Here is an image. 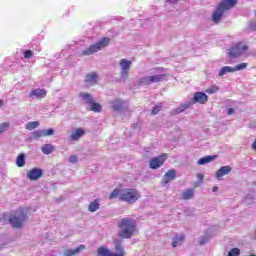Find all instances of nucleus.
I'll return each mask as SVG.
<instances>
[{
	"instance_id": "nucleus-1",
	"label": "nucleus",
	"mask_w": 256,
	"mask_h": 256,
	"mask_svg": "<svg viewBox=\"0 0 256 256\" xmlns=\"http://www.w3.org/2000/svg\"><path fill=\"white\" fill-rule=\"evenodd\" d=\"M118 237L131 239L137 233V221L133 218L125 217L118 222Z\"/></svg>"
},
{
	"instance_id": "nucleus-2",
	"label": "nucleus",
	"mask_w": 256,
	"mask_h": 256,
	"mask_svg": "<svg viewBox=\"0 0 256 256\" xmlns=\"http://www.w3.org/2000/svg\"><path fill=\"white\" fill-rule=\"evenodd\" d=\"M238 0H221L214 12L212 13L213 23H221L223 15L226 11L233 9L237 5Z\"/></svg>"
},
{
	"instance_id": "nucleus-3",
	"label": "nucleus",
	"mask_w": 256,
	"mask_h": 256,
	"mask_svg": "<svg viewBox=\"0 0 256 256\" xmlns=\"http://www.w3.org/2000/svg\"><path fill=\"white\" fill-rule=\"evenodd\" d=\"M29 218V211L25 209H18L14 214L10 215L9 221L15 229H21L23 222Z\"/></svg>"
},
{
	"instance_id": "nucleus-4",
	"label": "nucleus",
	"mask_w": 256,
	"mask_h": 256,
	"mask_svg": "<svg viewBox=\"0 0 256 256\" xmlns=\"http://www.w3.org/2000/svg\"><path fill=\"white\" fill-rule=\"evenodd\" d=\"M109 43H111V38L104 37L95 44H92L90 47L83 50L82 55L87 57H89V55H94V53H98V51H101V49H105V47H108Z\"/></svg>"
},
{
	"instance_id": "nucleus-5",
	"label": "nucleus",
	"mask_w": 256,
	"mask_h": 256,
	"mask_svg": "<svg viewBox=\"0 0 256 256\" xmlns=\"http://www.w3.org/2000/svg\"><path fill=\"white\" fill-rule=\"evenodd\" d=\"M141 198V194L137 189L127 188L122 189L120 194V201H124L125 203H136Z\"/></svg>"
},
{
	"instance_id": "nucleus-6",
	"label": "nucleus",
	"mask_w": 256,
	"mask_h": 256,
	"mask_svg": "<svg viewBox=\"0 0 256 256\" xmlns=\"http://www.w3.org/2000/svg\"><path fill=\"white\" fill-rule=\"evenodd\" d=\"M114 247L117 253L111 252V250L103 246L98 248L97 253L99 256H125V249L123 248V245L121 244V242L116 241L114 244Z\"/></svg>"
},
{
	"instance_id": "nucleus-7",
	"label": "nucleus",
	"mask_w": 256,
	"mask_h": 256,
	"mask_svg": "<svg viewBox=\"0 0 256 256\" xmlns=\"http://www.w3.org/2000/svg\"><path fill=\"white\" fill-rule=\"evenodd\" d=\"M167 79V74H156L139 78V85H152V83H161Z\"/></svg>"
},
{
	"instance_id": "nucleus-8",
	"label": "nucleus",
	"mask_w": 256,
	"mask_h": 256,
	"mask_svg": "<svg viewBox=\"0 0 256 256\" xmlns=\"http://www.w3.org/2000/svg\"><path fill=\"white\" fill-rule=\"evenodd\" d=\"M247 49H248L247 45L240 42L232 46L228 50L229 57H232L233 59H237V57H241V55H243L245 51H247Z\"/></svg>"
},
{
	"instance_id": "nucleus-9",
	"label": "nucleus",
	"mask_w": 256,
	"mask_h": 256,
	"mask_svg": "<svg viewBox=\"0 0 256 256\" xmlns=\"http://www.w3.org/2000/svg\"><path fill=\"white\" fill-rule=\"evenodd\" d=\"M133 64V62H131L130 60L127 59H121L119 62V66L121 68V78L122 79H127V77H129V69H131V65Z\"/></svg>"
},
{
	"instance_id": "nucleus-10",
	"label": "nucleus",
	"mask_w": 256,
	"mask_h": 256,
	"mask_svg": "<svg viewBox=\"0 0 256 256\" xmlns=\"http://www.w3.org/2000/svg\"><path fill=\"white\" fill-rule=\"evenodd\" d=\"M167 160V154H162L158 157H154L150 160V169H159L163 163Z\"/></svg>"
},
{
	"instance_id": "nucleus-11",
	"label": "nucleus",
	"mask_w": 256,
	"mask_h": 256,
	"mask_svg": "<svg viewBox=\"0 0 256 256\" xmlns=\"http://www.w3.org/2000/svg\"><path fill=\"white\" fill-rule=\"evenodd\" d=\"M26 177L30 181H37V179L43 177V170H41V168H33L27 172Z\"/></svg>"
},
{
	"instance_id": "nucleus-12",
	"label": "nucleus",
	"mask_w": 256,
	"mask_h": 256,
	"mask_svg": "<svg viewBox=\"0 0 256 256\" xmlns=\"http://www.w3.org/2000/svg\"><path fill=\"white\" fill-rule=\"evenodd\" d=\"M209 99V96L205 92H196L192 98V103H199L200 105H205Z\"/></svg>"
},
{
	"instance_id": "nucleus-13",
	"label": "nucleus",
	"mask_w": 256,
	"mask_h": 256,
	"mask_svg": "<svg viewBox=\"0 0 256 256\" xmlns=\"http://www.w3.org/2000/svg\"><path fill=\"white\" fill-rule=\"evenodd\" d=\"M177 177V172L174 169L168 170L163 176L162 185L166 187L171 181Z\"/></svg>"
},
{
	"instance_id": "nucleus-14",
	"label": "nucleus",
	"mask_w": 256,
	"mask_h": 256,
	"mask_svg": "<svg viewBox=\"0 0 256 256\" xmlns=\"http://www.w3.org/2000/svg\"><path fill=\"white\" fill-rule=\"evenodd\" d=\"M29 97H36V99H44V97H47V90L41 88L34 89L30 92Z\"/></svg>"
},
{
	"instance_id": "nucleus-15",
	"label": "nucleus",
	"mask_w": 256,
	"mask_h": 256,
	"mask_svg": "<svg viewBox=\"0 0 256 256\" xmlns=\"http://www.w3.org/2000/svg\"><path fill=\"white\" fill-rule=\"evenodd\" d=\"M231 166H222L219 170L216 171L215 177L218 180H221V177H225V175H229L231 173Z\"/></svg>"
},
{
	"instance_id": "nucleus-16",
	"label": "nucleus",
	"mask_w": 256,
	"mask_h": 256,
	"mask_svg": "<svg viewBox=\"0 0 256 256\" xmlns=\"http://www.w3.org/2000/svg\"><path fill=\"white\" fill-rule=\"evenodd\" d=\"M85 249V245L81 244L79 245L76 249L72 250V249H66L63 252L64 256H75V255H79L81 253V251H83Z\"/></svg>"
},
{
	"instance_id": "nucleus-17",
	"label": "nucleus",
	"mask_w": 256,
	"mask_h": 256,
	"mask_svg": "<svg viewBox=\"0 0 256 256\" xmlns=\"http://www.w3.org/2000/svg\"><path fill=\"white\" fill-rule=\"evenodd\" d=\"M110 105L114 111H122V109H125V102L121 99L111 101Z\"/></svg>"
},
{
	"instance_id": "nucleus-18",
	"label": "nucleus",
	"mask_w": 256,
	"mask_h": 256,
	"mask_svg": "<svg viewBox=\"0 0 256 256\" xmlns=\"http://www.w3.org/2000/svg\"><path fill=\"white\" fill-rule=\"evenodd\" d=\"M191 105V102L181 104L178 108L171 110V115H179L180 113L187 111V109H189Z\"/></svg>"
},
{
	"instance_id": "nucleus-19",
	"label": "nucleus",
	"mask_w": 256,
	"mask_h": 256,
	"mask_svg": "<svg viewBox=\"0 0 256 256\" xmlns=\"http://www.w3.org/2000/svg\"><path fill=\"white\" fill-rule=\"evenodd\" d=\"M83 135H85V130H83L82 128H77L74 132H72V134L70 135V139L72 141H79V139L81 137H83Z\"/></svg>"
},
{
	"instance_id": "nucleus-20",
	"label": "nucleus",
	"mask_w": 256,
	"mask_h": 256,
	"mask_svg": "<svg viewBox=\"0 0 256 256\" xmlns=\"http://www.w3.org/2000/svg\"><path fill=\"white\" fill-rule=\"evenodd\" d=\"M79 97H80L81 99H83L84 102H85L87 105H92V103L95 101V100L93 99V95H91V94H89V93H87V92H80V93H79Z\"/></svg>"
},
{
	"instance_id": "nucleus-21",
	"label": "nucleus",
	"mask_w": 256,
	"mask_h": 256,
	"mask_svg": "<svg viewBox=\"0 0 256 256\" xmlns=\"http://www.w3.org/2000/svg\"><path fill=\"white\" fill-rule=\"evenodd\" d=\"M85 83L88 85H95L97 84V74L96 72L90 73L86 75Z\"/></svg>"
},
{
	"instance_id": "nucleus-22",
	"label": "nucleus",
	"mask_w": 256,
	"mask_h": 256,
	"mask_svg": "<svg viewBox=\"0 0 256 256\" xmlns=\"http://www.w3.org/2000/svg\"><path fill=\"white\" fill-rule=\"evenodd\" d=\"M215 159H217V155H209V156H205L202 157L198 160V165H207V163H211L212 161H215Z\"/></svg>"
},
{
	"instance_id": "nucleus-23",
	"label": "nucleus",
	"mask_w": 256,
	"mask_h": 256,
	"mask_svg": "<svg viewBox=\"0 0 256 256\" xmlns=\"http://www.w3.org/2000/svg\"><path fill=\"white\" fill-rule=\"evenodd\" d=\"M183 241H185V235L176 234L172 241V247H179Z\"/></svg>"
},
{
	"instance_id": "nucleus-24",
	"label": "nucleus",
	"mask_w": 256,
	"mask_h": 256,
	"mask_svg": "<svg viewBox=\"0 0 256 256\" xmlns=\"http://www.w3.org/2000/svg\"><path fill=\"white\" fill-rule=\"evenodd\" d=\"M227 73H235L233 67L231 66H224L220 69L218 75L219 77H223V75H227Z\"/></svg>"
},
{
	"instance_id": "nucleus-25",
	"label": "nucleus",
	"mask_w": 256,
	"mask_h": 256,
	"mask_svg": "<svg viewBox=\"0 0 256 256\" xmlns=\"http://www.w3.org/2000/svg\"><path fill=\"white\" fill-rule=\"evenodd\" d=\"M53 151H55V147L51 144H45L42 146V153H44V155H51Z\"/></svg>"
},
{
	"instance_id": "nucleus-26",
	"label": "nucleus",
	"mask_w": 256,
	"mask_h": 256,
	"mask_svg": "<svg viewBox=\"0 0 256 256\" xmlns=\"http://www.w3.org/2000/svg\"><path fill=\"white\" fill-rule=\"evenodd\" d=\"M99 207H100L99 201L94 200L89 204L88 211H90V213H95V211H99Z\"/></svg>"
},
{
	"instance_id": "nucleus-27",
	"label": "nucleus",
	"mask_w": 256,
	"mask_h": 256,
	"mask_svg": "<svg viewBox=\"0 0 256 256\" xmlns=\"http://www.w3.org/2000/svg\"><path fill=\"white\" fill-rule=\"evenodd\" d=\"M121 189L119 188H115L109 195V199L113 200V199H117V197L119 198V200L121 201Z\"/></svg>"
},
{
	"instance_id": "nucleus-28",
	"label": "nucleus",
	"mask_w": 256,
	"mask_h": 256,
	"mask_svg": "<svg viewBox=\"0 0 256 256\" xmlns=\"http://www.w3.org/2000/svg\"><path fill=\"white\" fill-rule=\"evenodd\" d=\"M17 167H25V154H20L16 158Z\"/></svg>"
},
{
	"instance_id": "nucleus-29",
	"label": "nucleus",
	"mask_w": 256,
	"mask_h": 256,
	"mask_svg": "<svg viewBox=\"0 0 256 256\" xmlns=\"http://www.w3.org/2000/svg\"><path fill=\"white\" fill-rule=\"evenodd\" d=\"M193 194V190L188 189L182 193V199H184L185 201H189V199H193Z\"/></svg>"
},
{
	"instance_id": "nucleus-30",
	"label": "nucleus",
	"mask_w": 256,
	"mask_h": 256,
	"mask_svg": "<svg viewBox=\"0 0 256 256\" xmlns=\"http://www.w3.org/2000/svg\"><path fill=\"white\" fill-rule=\"evenodd\" d=\"M90 106H91V111H93L94 113H101V111L103 110V108L101 107V104L95 103V101L92 102Z\"/></svg>"
},
{
	"instance_id": "nucleus-31",
	"label": "nucleus",
	"mask_w": 256,
	"mask_h": 256,
	"mask_svg": "<svg viewBox=\"0 0 256 256\" xmlns=\"http://www.w3.org/2000/svg\"><path fill=\"white\" fill-rule=\"evenodd\" d=\"M41 137H45L43 130H35L31 133V139H39Z\"/></svg>"
},
{
	"instance_id": "nucleus-32",
	"label": "nucleus",
	"mask_w": 256,
	"mask_h": 256,
	"mask_svg": "<svg viewBox=\"0 0 256 256\" xmlns=\"http://www.w3.org/2000/svg\"><path fill=\"white\" fill-rule=\"evenodd\" d=\"M37 127H39V122L34 121L26 123L25 129H27L28 131H33V129H37Z\"/></svg>"
},
{
	"instance_id": "nucleus-33",
	"label": "nucleus",
	"mask_w": 256,
	"mask_h": 256,
	"mask_svg": "<svg viewBox=\"0 0 256 256\" xmlns=\"http://www.w3.org/2000/svg\"><path fill=\"white\" fill-rule=\"evenodd\" d=\"M217 91H219V86L216 85H212L211 87L206 89V93H208L209 95H213V93H217Z\"/></svg>"
},
{
	"instance_id": "nucleus-34",
	"label": "nucleus",
	"mask_w": 256,
	"mask_h": 256,
	"mask_svg": "<svg viewBox=\"0 0 256 256\" xmlns=\"http://www.w3.org/2000/svg\"><path fill=\"white\" fill-rule=\"evenodd\" d=\"M247 63H240L238 65H236L233 69H234V73L235 71H243V69H247Z\"/></svg>"
},
{
	"instance_id": "nucleus-35",
	"label": "nucleus",
	"mask_w": 256,
	"mask_h": 256,
	"mask_svg": "<svg viewBox=\"0 0 256 256\" xmlns=\"http://www.w3.org/2000/svg\"><path fill=\"white\" fill-rule=\"evenodd\" d=\"M241 255V250L239 248H233L228 252V256H239Z\"/></svg>"
},
{
	"instance_id": "nucleus-36",
	"label": "nucleus",
	"mask_w": 256,
	"mask_h": 256,
	"mask_svg": "<svg viewBox=\"0 0 256 256\" xmlns=\"http://www.w3.org/2000/svg\"><path fill=\"white\" fill-rule=\"evenodd\" d=\"M9 129V122H3L0 124V134L5 133Z\"/></svg>"
},
{
	"instance_id": "nucleus-37",
	"label": "nucleus",
	"mask_w": 256,
	"mask_h": 256,
	"mask_svg": "<svg viewBox=\"0 0 256 256\" xmlns=\"http://www.w3.org/2000/svg\"><path fill=\"white\" fill-rule=\"evenodd\" d=\"M43 132H44V137H51V135L55 134V130L53 128L43 130Z\"/></svg>"
},
{
	"instance_id": "nucleus-38",
	"label": "nucleus",
	"mask_w": 256,
	"mask_h": 256,
	"mask_svg": "<svg viewBox=\"0 0 256 256\" xmlns=\"http://www.w3.org/2000/svg\"><path fill=\"white\" fill-rule=\"evenodd\" d=\"M161 108H162L161 104L154 106L152 111H151V114L152 115H157V113H159V111H161Z\"/></svg>"
},
{
	"instance_id": "nucleus-39",
	"label": "nucleus",
	"mask_w": 256,
	"mask_h": 256,
	"mask_svg": "<svg viewBox=\"0 0 256 256\" xmlns=\"http://www.w3.org/2000/svg\"><path fill=\"white\" fill-rule=\"evenodd\" d=\"M207 243H209V236H208V235H205V236H203V237L200 239L199 245H205V244H207Z\"/></svg>"
},
{
	"instance_id": "nucleus-40",
	"label": "nucleus",
	"mask_w": 256,
	"mask_h": 256,
	"mask_svg": "<svg viewBox=\"0 0 256 256\" xmlns=\"http://www.w3.org/2000/svg\"><path fill=\"white\" fill-rule=\"evenodd\" d=\"M31 57H33V51L31 50H26L24 52V59H31Z\"/></svg>"
},
{
	"instance_id": "nucleus-41",
	"label": "nucleus",
	"mask_w": 256,
	"mask_h": 256,
	"mask_svg": "<svg viewBox=\"0 0 256 256\" xmlns=\"http://www.w3.org/2000/svg\"><path fill=\"white\" fill-rule=\"evenodd\" d=\"M77 161H78L77 156L71 155V156L69 157V163L75 164V163H77Z\"/></svg>"
},
{
	"instance_id": "nucleus-42",
	"label": "nucleus",
	"mask_w": 256,
	"mask_h": 256,
	"mask_svg": "<svg viewBox=\"0 0 256 256\" xmlns=\"http://www.w3.org/2000/svg\"><path fill=\"white\" fill-rule=\"evenodd\" d=\"M250 29H253V31H256V20L250 23Z\"/></svg>"
},
{
	"instance_id": "nucleus-43",
	"label": "nucleus",
	"mask_w": 256,
	"mask_h": 256,
	"mask_svg": "<svg viewBox=\"0 0 256 256\" xmlns=\"http://www.w3.org/2000/svg\"><path fill=\"white\" fill-rule=\"evenodd\" d=\"M233 113H235V109H233V108L227 109V115H233Z\"/></svg>"
},
{
	"instance_id": "nucleus-44",
	"label": "nucleus",
	"mask_w": 256,
	"mask_h": 256,
	"mask_svg": "<svg viewBox=\"0 0 256 256\" xmlns=\"http://www.w3.org/2000/svg\"><path fill=\"white\" fill-rule=\"evenodd\" d=\"M163 71V68H155L153 73H161Z\"/></svg>"
},
{
	"instance_id": "nucleus-45",
	"label": "nucleus",
	"mask_w": 256,
	"mask_h": 256,
	"mask_svg": "<svg viewBox=\"0 0 256 256\" xmlns=\"http://www.w3.org/2000/svg\"><path fill=\"white\" fill-rule=\"evenodd\" d=\"M197 178H198V181H203L204 176H203V174H198Z\"/></svg>"
},
{
	"instance_id": "nucleus-46",
	"label": "nucleus",
	"mask_w": 256,
	"mask_h": 256,
	"mask_svg": "<svg viewBox=\"0 0 256 256\" xmlns=\"http://www.w3.org/2000/svg\"><path fill=\"white\" fill-rule=\"evenodd\" d=\"M252 149H254V151H256V138H255V140H254V142L252 144Z\"/></svg>"
},
{
	"instance_id": "nucleus-47",
	"label": "nucleus",
	"mask_w": 256,
	"mask_h": 256,
	"mask_svg": "<svg viewBox=\"0 0 256 256\" xmlns=\"http://www.w3.org/2000/svg\"><path fill=\"white\" fill-rule=\"evenodd\" d=\"M213 193H217V191H219V187L215 186L213 189H212Z\"/></svg>"
},
{
	"instance_id": "nucleus-48",
	"label": "nucleus",
	"mask_w": 256,
	"mask_h": 256,
	"mask_svg": "<svg viewBox=\"0 0 256 256\" xmlns=\"http://www.w3.org/2000/svg\"><path fill=\"white\" fill-rule=\"evenodd\" d=\"M246 199H253V196L247 195V196H246Z\"/></svg>"
},
{
	"instance_id": "nucleus-49",
	"label": "nucleus",
	"mask_w": 256,
	"mask_h": 256,
	"mask_svg": "<svg viewBox=\"0 0 256 256\" xmlns=\"http://www.w3.org/2000/svg\"><path fill=\"white\" fill-rule=\"evenodd\" d=\"M170 3L175 4L177 3V0H170Z\"/></svg>"
},
{
	"instance_id": "nucleus-50",
	"label": "nucleus",
	"mask_w": 256,
	"mask_h": 256,
	"mask_svg": "<svg viewBox=\"0 0 256 256\" xmlns=\"http://www.w3.org/2000/svg\"><path fill=\"white\" fill-rule=\"evenodd\" d=\"M1 105H3V102L0 100V107H1Z\"/></svg>"
},
{
	"instance_id": "nucleus-51",
	"label": "nucleus",
	"mask_w": 256,
	"mask_h": 256,
	"mask_svg": "<svg viewBox=\"0 0 256 256\" xmlns=\"http://www.w3.org/2000/svg\"><path fill=\"white\" fill-rule=\"evenodd\" d=\"M166 1H168L169 3L171 2V0H166Z\"/></svg>"
}]
</instances>
